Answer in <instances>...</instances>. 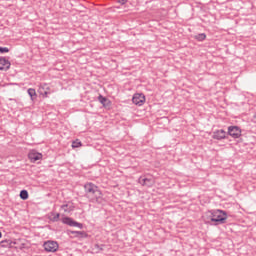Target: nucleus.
Masks as SVG:
<instances>
[{
    "instance_id": "f257e3e1",
    "label": "nucleus",
    "mask_w": 256,
    "mask_h": 256,
    "mask_svg": "<svg viewBox=\"0 0 256 256\" xmlns=\"http://www.w3.org/2000/svg\"><path fill=\"white\" fill-rule=\"evenodd\" d=\"M84 191L91 203H103V192L99 190L97 185L88 182L84 185Z\"/></svg>"
},
{
    "instance_id": "f03ea898",
    "label": "nucleus",
    "mask_w": 256,
    "mask_h": 256,
    "mask_svg": "<svg viewBox=\"0 0 256 256\" xmlns=\"http://www.w3.org/2000/svg\"><path fill=\"white\" fill-rule=\"evenodd\" d=\"M0 243H6L7 245H2V247H9L10 249L16 245V249H29V242L26 240L18 239V240H3Z\"/></svg>"
},
{
    "instance_id": "7ed1b4c3",
    "label": "nucleus",
    "mask_w": 256,
    "mask_h": 256,
    "mask_svg": "<svg viewBox=\"0 0 256 256\" xmlns=\"http://www.w3.org/2000/svg\"><path fill=\"white\" fill-rule=\"evenodd\" d=\"M227 221V212L223 210H214L212 222L216 223V225H223Z\"/></svg>"
},
{
    "instance_id": "20e7f679",
    "label": "nucleus",
    "mask_w": 256,
    "mask_h": 256,
    "mask_svg": "<svg viewBox=\"0 0 256 256\" xmlns=\"http://www.w3.org/2000/svg\"><path fill=\"white\" fill-rule=\"evenodd\" d=\"M145 101H147V98L143 93H135L132 97V103L137 105V107H143V105H145Z\"/></svg>"
},
{
    "instance_id": "39448f33",
    "label": "nucleus",
    "mask_w": 256,
    "mask_h": 256,
    "mask_svg": "<svg viewBox=\"0 0 256 256\" xmlns=\"http://www.w3.org/2000/svg\"><path fill=\"white\" fill-rule=\"evenodd\" d=\"M44 250L47 251V253H56V251H59V243L55 241H46L43 244Z\"/></svg>"
},
{
    "instance_id": "423d86ee",
    "label": "nucleus",
    "mask_w": 256,
    "mask_h": 256,
    "mask_svg": "<svg viewBox=\"0 0 256 256\" xmlns=\"http://www.w3.org/2000/svg\"><path fill=\"white\" fill-rule=\"evenodd\" d=\"M28 159L30 163H37V161L43 160V154L41 152H37L36 150H30L28 153Z\"/></svg>"
},
{
    "instance_id": "0eeeda50",
    "label": "nucleus",
    "mask_w": 256,
    "mask_h": 256,
    "mask_svg": "<svg viewBox=\"0 0 256 256\" xmlns=\"http://www.w3.org/2000/svg\"><path fill=\"white\" fill-rule=\"evenodd\" d=\"M98 101L101 103V105L104 107V109L111 110V107L113 106V102L109 100L107 97L103 95L98 96Z\"/></svg>"
},
{
    "instance_id": "6e6552de",
    "label": "nucleus",
    "mask_w": 256,
    "mask_h": 256,
    "mask_svg": "<svg viewBox=\"0 0 256 256\" xmlns=\"http://www.w3.org/2000/svg\"><path fill=\"white\" fill-rule=\"evenodd\" d=\"M62 223H64V225H69L70 227H78V229H83V224L76 222L69 217L62 218Z\"/></svg>"
},
{
    "instance_id": "1a4fd4ad",
    "label": "nucleus",
    "mask_w": 256,
    "mask_h": 256,
    "mask_svg": "<svg viewBox=\"0 0 256 256\" xmlns=\"http://www.w3.org/2000/svg\"><path fill=\"white\" fill-rule=\"evenodd\" d=\"M228 135L233 137V139H239V137H241V130L237 126H230L228 128Z\"/></svg>"
},
{
    "instance_id": "9d476101",
    "label": "nucleus",
    "mask_w": 256,
    "mask_h": 256,
    "mask_svg": "<svg viewBox=\"0 0 256 256\" xmlns=\"http://www.w3.org/2000/svg\"><path fill=\"white\" fill-rule=\"evenodd\" d=\"M11 69V62L5 58H0V71H9Z\"/></svg>"
},
{
    "instance_id": "9b49d317",
    "label": "nucleus",
    "mask_w": 256,
    "mask_h": 256,
    "mask_svg": "<svg viewBox=\"0 0 256 256\" xmlns=\"http://www.w3.org/2000/svg\"><path fill=\"white\" fill-rule=\"evenodd\" d=\"M69 235H73L76 239H87L88 235L85 231H68Z\"/></svg>"
},
{
    "instance_id": "f8f14e48",
    "label": "nucleus",
    "mask_w": 256,
    "mask_h": 256,
    "mask_svg": "<svg viewBox=\"0 0 256 256\" xmlns=\"http://www.w3.org/2000/svg\"><path fill=\"white\" fill-rule=\"evenodd\" d=\"M49 91H51V88L47 84H43L39 87L38 92L42 97L47 98L49 95Z\"/></svg>"
},
{
    "instance_id": "ddd939ff",
    "label": "nucleus",
    "mask_w": 256,
    "mask_h": 256,
    "mask_svg": "<svg viewBox=\"0 0 256 256\" xmlns=\"http://www.w3.org/2000/svg\"><path fill=\"white\" fill-rule=\"evenodd\" d=\"M213 139H217L218 141H221V139H225L227 137V132L225 130H216L213 133Z\"/></svg>"
},
{
    "instance_id": "4468645a",
    "label": "nucleus",
    "mask_w": 256,
    "mask_h": 256,
    "mask_svg": "<svg viewBox=\"0 0 256 256\" xmlns=\"http://www.w3.org/2000/svg\"><path fill=\"white\" fill-rule=\"evenodd\" d=\"M61 209L64 213H71L75 209V204L73 202H66L61 206Z\"/></svg>"
},
{
    "instance_id": "2eb2a0df",
    "label": "nucleus",
    "mask_w": 256,
    "mask_h": 256,
    "mask_svg": "<svg viewBox=\"0 0 256 256\" xmlns=\"http://www.w3.org/2000/svg\"><path fill=\"white\" fill-rule=\"evenodd\" d=\"M203 221L205 223H211L213 222V211H207L203 216H202Z\"/></svg>"
},
{
    "instance_id": "dca6fc26",
    "label": "nucleus",
    "mask_w": 256,
    "mask_h": 256,
    "mask_svg": "<svg viewBox=\"0 0 256 256\" xmlns=\"http://www.w3.org/2000/svg\"><path fill=\"white\" fill-rule=\"evenodd\" d=\"M59 217H60L59 213L51 212L48 214L49 221L57 222L59 221Z\"/></svg>"
},
{
    "instance_id": "f3484780",
    "label": "nucleus",
    "mask_w": 256,
    "mask_h": 256,
    "mask_svg": "<svg viewBox=\"0 0 256 256\" xmlns=\"http://www.w3.org/2000/svg\"><path fill=\"white\" fill-rule=\"evenodd\" d=\"M27 93H28V95H29L31 101H35V99H37V91H35V89L29 88V89L27 90Z\"/></svg>"
},
{
    "instance_id": "a211bd4d",
    "label": "nucleus",
    "mask_w": 256,
    "mask_h": 256,
    "mask_svg": "<svg viewBox=\"0 0 256 256\" xmlns=\"http://www.w3.org/2000/svg\"><path fill=\"white\" fill-rule=\"evenodd\" d=\"M79 147H83V143L79 139H76L72 142V149H79Z\"/></svg>"
},
{
    "instance_id": "6ab92c4d",
    "label": "nucleus",
    "mask_w": 256,
    "mask_h": 256,
    "mask_svg": "<svg viewBox=\"0 0 256 256\" xmlns=\"http://www.w3.org/2000/svg\"><path fill=\"white\" fill-rule=\"evenodd\" d=\"M20 199L27 201V199H29V192H27V190L20 191Z\"/></svg>"
},
{
    "instance_id": "aec40b11",
    "label": "nucleus",
    "mask_w": 256,
    "mask_h": 256,
    "mask_svg": "<svg viewBox=\"0 0 256 256\" xmlns=\"http://www.w3.org/2000/svg\"><path fill=\"white\" fill-rule=\"evenodd\" d=\"M195 39L197 41H205V39H207V35H205V33H201L195 36Z\"/></svg>"
},
{
    "instance_id": "412c9836",
    "label": "nucleus",
    "mask_w": 256,
    "mask_h": 256,
    "mask_svg": "<svg viewBox=\"0 0 256 256\" xmlns=\"http://www.w3.org/2000/svg\"><path fill=\"white\" fill-rule=\"evenodd\" d=\"M0 53H9V48L7 47H0Z\"/></svg>"
},
{
    "instance_id": "4be33fe9",
    "label": "nucleus",
    "mask_w": 256,
    "mask_h": 256,
    "mask_svg": "<svg viewBox=\"0 0 256 256\" xmlns=\"http://www.w3.org/2000/svg\"><path fill=\"white\" fill-rule=\"evenodd\" d=\"M118 3H120V5H125V3H127V0H118Z\"/></svg>"
}]
</instances>
